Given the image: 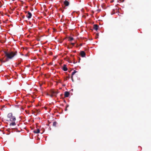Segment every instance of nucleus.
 Wrapping results in <instances>:
<instances>
[{
	"label": "nucleus",
	"mask_w": 151,
	"mask_h": 151,
	"mask_svg": "<svg viewBox=\"0 0 151 151\" xmlns=\"http://www.w3.org/2000/svg\"><path fill=\"white\" fill-rule=\"evenodd\" d=\"M63 70L64 71H66L68 70V68L66 67V65H64L63 67Z\"/></svg>",
	"instance_id": "9"
},
{
	"label": "nucleus",
	"mask_w": 151,
	"mask_h": 151,
	"mask_svg": "<svg viewBox=\"0 0 151 151\" xmlns=\"http://www.w3.org/2000/svg\"><path fill=\"white\" fill-rule=\"evenodd\" d=\"M24 16L23 17V18H24Z\"/></svg>",
	"instance_id": "26"
},
{
	"label": "nucleus",
	"mask_w": 151,
	"mask_h": 151,
	"mask_svg": "<svg viewBox=\"0 0 151 151\" xmlns=\"http://www.w3.org/2000/svg\"><path fill=\"white\" fill-rule=\"evenodd\" d=\"M2 6V5H1V6H0V8Z\"/></svg>",
	"instance_id": "23"
},
{
	"label": "nucleus",
	"mask_w": 151,
	"mask_h": 151,
	"mask_svg": "<svg viewBox=\"0 0 151 151\" xmlns=\"http://www.w3.org/2000/svg\"><path fill=\"white\" fill-rule=\"evenodd\" d=\"M71 78L72 80V81H73V76H71Z\"/></svg>",
	"instance_id": "19"
},
{
	"label": "nucleus",
	"mask_w": 151,
	"mask_h": 151,
	"mask_svg": "<svg viewBox=\"0 0 151 151\" xmlns=\"http://www.w3.org/2000/svg\"><path fill=\"white\" fill-rule=\"evenodd\" d=\"M57 124V123L56 122H53V126L54 127H56V125Z\"/></svg>",
	"instance_id": "13"
},
{
	"label": "nucleus",
	"mask_w": 151,
	"mask_h": 151,
	"mask_svg": "<svg viewBox=\"0 0 151 151\" xmlns=\"http://www.w3.org/2000/svg\"><path fill=\"white\" fill-rule=\"evenodd\" d=\"M32 16V14L29 12H28L27 14V17L29 19H30L31 17Z\"/></svg>",
	"instance_id": "4"
},
{
	"label": "nucleus",
	"mask_w": 151,
	"mask_h": 151,
	"mask_svg": "<svg viewBox=\"0 0 151 151\" xmlns=\"http://www.w3.org/2000/svg\"><path fill=\"white\" fill-rule=\"evenodd\" d=\"M99 27L98 25L97 24H94L93 25V29L96 30H97L98 29V28Z\"/></svg>",
	"instance_id": "7"
},
{
	"label": "nucleus",
	"mask_w": 151,
	"mask_h": 151,
	"mask_svg": "<svg viewBox=\"0 0 151 151\" xmlns=\"http://www.w3.org/2000/svg\"><path fill=\"white\" fill-rule=\"evenodd\" d=\"M7 116L8 118L10 119L13 116L12 114V113H9L7 115Z\"/></svg>",
	"instance_id": "8"
},
{
	"label": "nucleus",
	"mask_w": 151,
	"mask_h": 151,
	"mask_svg": "<svg viewBox=\"0 0 151 151\" xmlns=\"http://www.w3.org/2000/svg\"><path fill=\"white\" fill-rule=\"evenodd\" d=\"M58 91H55L53 90H51L50 91V93L52 94H53L54 96H56L57 94L58 93Z\"/></svg>",
	"instance_id": "2"
},
{
	"label": "nucleus",
	"mask_w": 151,
	"mask_h": 151,
	"mask_svg": "<svg viewBox=\"0 0 151 151\" xmlns=\"http://www.w3.org/2000/svg\"><path fill=\"white\" fill-rule=\"evenodd\" d=\"M5 61V60H4V61ZM1 62H3V63H4V61H3V60H1Z\"/></svg>",
	"instance_id": "21"
},
{
	"label": "nucleus",
	"mask_w": 151,
	"mask_h": 151,
	"mask_svg": "<svg viewBox=\"0 0 151 151\" xmlns=\"http://www.w3.org/2000/svg\"><path fill=\"white\" fill-rule=\"evenodd\" d=\"M47 95L50 96L51 98H52L53 97V96H54V95L53 94H50L48 93H47Z\"/></svg>",
	"instance_id": "16"
},
{
	"label": "nucleus",
	"mask_w": 151,
	"mask_h": 151,
	"mask_svg": "<svg viewBox=\"0 0 151 151\" xmlns=\"http://www.w3.org/2000/svg\"><path fill=\"white\" fill-rule=\"evenodd\" d=\"M64 3L65 6H68L69 4V2L66 0L64 2Z\"/></svg>",
	"instance_id": "10"
},
{
	"label": "nucleus",
	"mask_w": 151,
	"mask_h": 151,
	"mask_svg": "<svg viewBox=\"0 0 151 151\" xmlns=\"http://www.w3.org/2000/svg\"><path fill=\"white\" fill-rule=\"evenodd\" d=\"M16 125V123L15 122H13L9 124V125L10 126H15V125Z\"/></svg>",
	"instance_id": "12"
},
{
	"label": "nucleus",
	"mask_w": 151,
	"mask_h": 151,
	"mask_svg": "<svg viewBox=\"0 0 151 151\" xmlns=\"http://www.w3.org/2000/svg\"><path fill=\"white\" fill-rule=\"evenodd\" d=\"M69 78L68 77H67L66 78Z\"/></svg>",
	"instance_id": "28"
},
{
	"label": "nucleus",
	"mask_w": 151,
	"mask_h": 151,
	"mask_svg": "<svg viewBox=\"0 0 151 151\" xmlns=\"http://www.w3.org/2000/svg\"><path fill=\"white\" fill-rule=\"evenodd\" d=\"M33 132L35 133H38L40 132L39 129H37V130H35L33 131Z\"/></svg>",
	"instance_id": "11"
},
{
	"label": "nucleus",
	"mask_w": 151,
	"mask_h": 151,
	"mask_svg": "<svg viewBox=\"0 0 151 151\" xmlns=\"http://www.w3.org/2000/svg\"><path fill=\"white\" fill-rule=\"evenodd\" d=\"M16 120V118L14 116H13L10 119V121L12 122H15Z\"/></svg>",
	"instance_id": "5"
},
{
	"label": "nucleus",
	"mask_w": 151,
	"mask_h": 151,
	"mask_svg": "<svg viewBox=\"0 0 151 151\" xmlns=\"http://www.w3.org/2000/svg\"><path fill=\"white\" fill-rule=\"evenodd\" d=\"M3 107H5V106H3Z\"/></svg>",
	"instance_id": "25"
},
{
	"label": "nucleus",
	"mask_w": 151,
	"mask_h": 151,
	"mask_svg": "<svg viewBox=\"0 0 151 151\" xmlns=\"http://www.w3.org/2000/svg\"><path fill=\"white\" fill-rule=\"evenodd\" d=\"M21 61H19V62H18V63H16L17 65H19L21 63Z\"/></svg>",
	"instance_id": "17"
},
{
	"label": "nucleus",
	"mask_w": 151,
	"mask_h": 151,
	"mask_svg": "<svg viewBox=\"0 0 151 151\" xmlns=\"http://www.w3.org/2000/svg\"><path fill=\"white\" fill-rule=\"evenodd\" d=\"M4 52L5 54V57H6L5 61H4V62L8 61L9 60L12 59L14 56L17 54V51L14 52L13 51L7 52V51H4Z\"/></svg>",
	"instance_id": "1"
},
{
	"label": "nucleus",
	"mask_w": 151,
	"mask_h": 151,
	"mask_svg": "<svg viewBox=\"0 0 151 151\" xmlns=\"http://www.w3.org/2000/svg\"><path fill=\"white\" fill-rule=\"evenodd\" d=\"M68 40L71 41L73 40V38L72 37H68Z\"/></svg>",
	"instance_id": "14"
},
{
	"label": "nucleus",
	"mask_w": 151,
	"mask_h": 151,
	"mask_svg": "<svg viewBox=\"0 0 151 151\" xmlns=\"http://www.w3.org/2000/svg\"><path fill=\"white\" fill-rule=\"evenodd\" d=\"M96 38H97L98 37V36H99V34L98 33H96Z\"/></svg>",
	"instance_id": "18"
},
{
	"label": "nucleus",
	"mask_w": 151,
	"mask_h": 151,
	"mask_svg": "<svg viewBox=\"0 0 151 151\" xmlns=\"http://www.w3.org/2000/svg\"><path fill=\"white\" fill-rule=\"evenodd\" d=\"M76 52V51H74V52Z\"/></svg>",
	"instance_id": "27"
},
{
	"label": "nucleus",
	"mask_w": 151,
	"mask_h": 151,
	"mask_svg": "<svg viewBox=\"0 0 151 151\" xmlns=\"http://www.w3.org/2000/svg\"><path fill=\"white\" fill-rule=\"evenodd\" d=\"M71 44L73 45V46H74L75 45V43H71Z\"/></svg>",
	"instance_id": "20"
},
{
	"label": "nucleus",
	"mask_w": 151,
	"mask_h": 151,
	"mask_svg": "<svg viewBox=\"0 0 151 151\" xmlns=\"http://www.w3.org/2000/svg\"><path fill=\"white\" fill-rule=\"evenodd\" d=\"M67 80V78L64 79V81H66Z\"/></svg>",
	"instance_id": "22"
},
{
	"label": "nucleus",
	"mask_w": 151,
	"mask_h": 151,
	"mask_svg": "<svg viewBox=\"0 0 151 151\" xmlns=\"http://www.w3.org/2000/svg\"><path fill=\"white\" fill-rule=\"evenodd\" d=\"M80 55L82 57H84L86 56V53L84 51H82L80 52Z\"/></svg>",
	"instance_id": "3"
},
{
	"label": "nucleus",
	"mask_w": 151,
	"mask_h": 151,
	"mask_svg": "<svg viewBox=\"0 0 151 151\" xmlns=\"http://www.w3.org/2000/svg\"><path fill=\"white\" fill-rule=\"evenodd\" d=\"M77 72V71H76V70H74L73 72L72 73V75L71 76H73Z\"/></svg>",
	"instance_id": "15"
},
{
	"label": "nucleus",
	"mask_w": 151,
	"mask_h": 151,
	"mask_svg": "<svg viewBox=\"0 0 151 151\" xmlns=\"http://www.w3.org/2000/svg\"><path fill=\"white\" fill-rule=\"evenodd\" d=\"M3 107H5V106H3Z\"/></svg>",
	"instance_id": "24"
},
{
	"label": "nucleus",
	"mask_w": 151,
	"mask_h": 151,
	"mask_svg": "<svg viewBox=\"0 0 151 151\" xmlns=\"http://www.w3.org/2000/svg\"><path fill=\"white\" fill-rule=\"evenodd\" d=\"M69 95V93L68 91H65L64 93L65 97H68Z\"/></svg>",
	"instance_id": "6"
}]
</instances>
